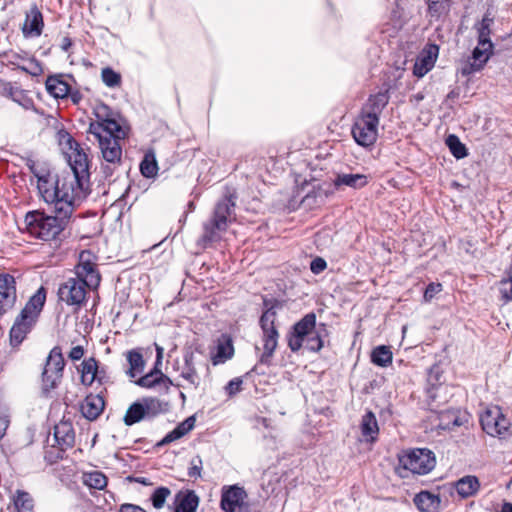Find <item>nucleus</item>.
<instances>
[{
  "label": "nucleus",
  "mask_w": 512,
  "mask_h": 512,
  "mask_svg": "<svg viewBox=\"0 0 512 512\" xmlns=\"http://www.w3.org/2000/svg\"><path fill=\"white\" fill-rule=\"evenodd\" d=\"M89 186H80L77 177L66 173L56 175L55 179L49 178V184H47V187H43L39 193L47 204L61 208V210H67V213L73 215L75 200L85 197L89 191Z\"/></svg>",
  "instance_id": "f257e3e1"
},
{
  "label": "nucleus",
  "mask_w": 512,
  "mask_h": 512,
  "mask_svg": "<svg viewBox=\"0 0 512 512\" xmlns=\"http://www.w3.org/2000/svg\"><path fill=\"white\" fill-rule=\"evenodd\" d=\"M72 215L67 210L51 206V213L31 210L25 214L24 224L27 233L42 241L60 239L70 223Z\"/></svg>",
  "instance_id": "f03ea898"
},
{
  "label": "nucleus",
  "mask_w": 512,
  "mask_h": 512,
  "mask_svg": "<svg viewBox=\"0 0 512 512\" xmlns=\"http://www.w3.org/2000/svg\"><path fill=\"white\" fill-rule=\"evenodd\" d=\"M235 200L234 193L228 192L216 203L211 218L203 224L201 241L205 246L221 239V233L226 231L232 221Z\"/></svg>",
  "instance_id": "7ed1b4c3"
},
{
  "label": "nucleus",
  "mask_w": 512,
  "mask_h": 512,
  "mask_svg": "<svg viewBox=\"0 0 512 512\" xmlns=\"http://www.w3.org/2000/svg\"><path fill=\"white\" fill-rule=\"evenodd\" d=\"M263 305L264 311L259 319V325L263 332V353L260 356V362L269 365L278 345L279 333L275 326V321L277 310L282 307V304L277 299L268 300L264 298Z\"/></svg>",
  "instance_id": "20e7f679"
},
{
  "label": "nucleus",
  "mask_w": 512,
  "mask_h": 512,
  "mask_svg": "<svg viewBox=\"0 0 512 512\" xmlns=\"http://www.w3.org/2000/svg\"><path fill=\"white\" fill-rule=\"evenodd\" d=\"M316 328V314L314 312L307 313L299 321H297L287 335V345L292 352H298L304 341L306 348L312 352H318L323 348L320 336L313 333Z\"/></svg>",
  "instance_id": "39448f33"
},
{
  "label": "nucleus",
  "mask_w": 512,
  "mask_h": 512,
  "mask_svg": "<svg viewBox=\"0 0 512 512\" xmlns=\"http://www.w3.org/2000/svg\"><path fill=\"white\" fill-rule=\"evenodd\" d=\"M168 402L155 397H143L133 402L123 418L125 425L132 426L142 420H152L168 411Z\"/></svg>",
  "instance_id": "423d86ee"
},
{
  "label": "nucleus",
  "mask_w": 512,
  "mask_h": 512,
  "mask_svg": "<svg viewBox=\"0 0 512 512\" xmlns=\"http://www.w3.org/2000/svg\"><path fill=\"white\" fill-rule=\"evenodd\" d=\"M65 361L61 348L55 346L50 351L41 376V395L51 398L52 392L58 387L63 377Z\"/></svg>",
  "instance_id": "0eeeda50"
},
{
  "label": "nucleus",
  "mask_w": 512,
  "mask_h": 512,
  "mask_svg": "<svg viewBox=\"0 0 512 512\" xmlns=\"http://www.w3.org/2000/svg\"><path fill=\"white\" fill-rule=\"evenodd\" d=\"M59 135L60 141L64 142L71 151V153L68 154V161L72 171L71 174L77 177L80 186L90 185L89 159L87 154L67 131H60Z\"/></svg>",
  "instance_id": "6e6552de"
},
{
  "label": "nucleus",
  "mask_w": 512,
  "mask_h": 512,
  "mask_svg": "<svg viewBox=\"0 0 512 512\" xmlns=\"http://www.w3.org/2000/svg\"><path fill=\"white\" fill-rule=\"evenodd\" d=\"M399 465L413 474L426 475L436 465V457L428 448H413L399 456Z\"/></svg>",
  "instance_id": "1a4fd4ad"
},
{
  "label": "nucleus",
  "mask_w": 512,
  "mask_h": 512,
  "mask_svg": "<svg viewBox=\"0 0 512 512\" xmlns=\"http://www.w3.org/2000/svg\"><path fill=\"white\" fill-rule=\"evenodd\" d=\"M480 424L483 431L492 437L501 439L510 434L511 423L499 406L487 407L480 414Z\"/></svg>",
  "instance_id": "9d476101"
},
{
  "label": "nucleus",
  "mask_w": 512,
  "mask_h": 512,
  "mask_svg": "<svg viewBox=\"0 0 512 512\" xmlns=\"http://www.w3.org/2000/svg\"><path fill=\"white\" fill-rule=\"evenodd\" d=\"M88 133L97 140L99 148H104L106 142L120 143L126 137V132L116 120V115L107 122L90 123Z\"/></svg>",
  "instance_id": "9b49d317"
},
{
  "label": "nucleus",
  "mask_w": 512,
  "mask_h": 512,
  "mask_svg": "<svg viewBox=\"0 0 512 512\" xmlns=\"http://www.w3.org/2000/svg\"><path fill=\"white\" fill-rule=\"evenodd\" d=\"M378 126V121L358 114L351 127L352 137L359 146L372 147L377 141Z\"/></svg>",
  "instance_id": "f8f14e48"
},
{
  "label": "nucleus",
  "mask_w": 512,
  "mask_h": 512,
  "mask_svg": "<svg viewBox=\"0 0 512 512\" xmlns=\"http://www.w3.org/2000/svg\"><path fill=\"white\" fill-rule=\"evenodd\" d=\"M247 492L238 484L221 488L220 508L224 512H248Z\"/></svg>",
  "instance_id": "ddd939ff"
},
{
  "label": "nucleus",
  "mask_w": 512,
  "mask_h": 512,
  "mask_svg": "<svg viewBox=\"0 0 512 512\" xmlns=\"http://www.w3.org/2000/svg\"><path fill=\"white\" fill-rule=\"evenodd\" d=\"M87 288L81 281L70 277L60 284L57 294L61 302L78 309L86 301Z\"/></svg>",
  "instance_id": "4468645a"
},
{
  "label": "nucleus",
  "mask_w": 512,
  "mask_h": 512,
  "mask_svg": "<svg viewBox=\"0 0 512 512\" xmlns=\"http://www.w3.org/2000/svg\"><path fill=\"white\" fill-rule=\"evenodd\" d=\"M101 151V155L105 163L101 165V171L106 180L110 179L115 170L122 163V148L120 143L115 142H106L104 144V148H99Z\"/></svg>",
  "instance_id": "2eb2a0df"
},
{
  "label": "nucleus",
  "mask_w": 512,
  "mask_h": 512,
  "mask_svg": "<svg viewBox=\"0 0 512 512\" xmlns=\"http://www.w3.org/2000/svg\"><path fill=\"white\" fill-rule=\"evenodd\" d=\"M389 88L379 91L368 97L367 101L361 107L360 115L368 119L380 122V116L389 103Z\"/></svg>",
  "instance_id": "dca6fc26"
},
{
  "label": "nucleus",
  "mask_w": 512,
  "mask_h": 512,
  "mask_svg": "<svg viewBox=\"0 0 512 512\" xmlns=\"http://www.w3.org/2000/svg\"><path fill=\"white\" fill-rule=\"evenodd\" d=\"M16 281L10 274H0V315L11 310L16 303Z\"/></svg>",
  "instance_id": "f3484780"
},
{
  "label": "nucleus",
  "mask_w": 512,
  "mask_h": 512,
  "mask_svg": "<svg viewBox=\"0 0 512 512\" xmlns=\"http://www.w3.org/2000/svg\"><path fill=\"white\" fill-rule=\"evenodd\" d=\"M234 356V346L232 337L229 334H221L214 348L211 351V362L213 366L224 364Z\"/></svg>",
  "instance_id": "a211bd4d"
},
{
  "label": "nucleus",
  "mask_w": 512,
  "mask_h": 512,
  "mask_svg": "<svg viewBox=\"0 0 512 512\" xmlns=\"http://www.w3.org/2000/svg\"><path fill=\"white\" fill-rule=\"evenodd\" d=\"M36 323L37 321L29 317L22 318V315L19 314L9 332L10 345L13 348L18 347L32 331Z\"/></svg>",
  "instance_id": "6ab92c4d"
},
{
  "label": "nucleus",
  "mask_w": 512,
  "mask_h": 512,
  "mask_svg": "<svg viewBox=\"0 0 512 512\" xmlns=\"http://www.w3.org/2000/svg\"><path fill=\"white\" fill-rule=\"evenodd\" d=\"M75 279L81 281L88 288H96L100 284V274L96 265L89 260L81 261L75 267Z\"/></svg>",
  "instance_id": "aec40b11"
},
{
  "label": "nucleus",
  "mask_w": 512,
  "mask_h": 512,
  "mask_svg": "<svg viewBox=\"0 0 512 512\" xmlns=\"http://www.w3.org/2000/svg\"><path fill=\"white\" fill-rule=\"evenodd\" d=\"M439 48L437 45H429L417 57L413 68V74L417 77H423L433 67L438 55Z\"/></svg>",
  "instance_id": "412c9836"
},
{
  "label": "nucleus",
  "mask_w": 512,
  "mask_h": 512,
  "mask_svg": "<svg viewBox=\"0 0 512 512\" xmlns=\"http://www.w3.org/2000/svg\"><path fill=\"white\" fill-rule=\"evenodd\" d=\"M47 291L41 286L27 301L20 314L22 318L29 317L35 321L38 320L41 311L46 302Z\"/></svg>",
  "instance_id": "4be33fe9"
},
{
  "label": "nucleus",
  "mask_w": 512,
  "mask_h": 512,
  "mask_svg": "<svg viewBox=\"0 0 512 512\" xmlns=\"http://www.w3.org/2000/svg\"><path fill=\"white\" fill-rule=\"evenodd\" d=\"M492 55L493 51L477 45L472 51L473 61L466 63L461 68V74L463 76H469L475 72L480 71Z\"/></svg>",
  "instance_id": "5701e85b"
},
{
  "label": "nucleus",
  "mask_w": 512,
  "mask_h": 512,
  "mask_svg": "<svg viewBox=\"0 0 512 512\" xmlns=\"http://www.w3.org/2000/svg\"><path fill=\"white\" fill-rule=\"evenodd\" d=\"M104 399L99 394H89L80 405L82 415L90 421L96 420L104 410Z\"/></svg>",
  "instance_id": "b1692460"
},
{
  "label": "nucleus",
  "mask_w": 512,
  "mask_h": 512,
  "mask_svg": "<svg viewBox=\"0 0 512 512\" xmlns=\"http://www.w3.org/2000/svg\"><path fill=\"white\" fill-rule=\"evenodd\" d=\"M134 383L143 388H154L163 385L165 390L172 384L170 378L160 368L151 369L148 373L138 378Z\"/></svg>",
  "instance_id": "393cba45"
},
{
  "label": "nucleus",
  "mask_w": 512,
  "mask_h": 512,
  "mask_svg": "<svg viewBox=\"0 0 512 512\" xmlns=\"http://www.w3.org/2000/svg\"><path fill=\"white\" fill-rule=\"evenodd\" d=\"M196 416L191 415L187 417L184 421L180 422L172 431L168 432L158 443L157 446H165L170 444L186 434H188L195 427Z\"/></svg>",
  "instance_id": "a878e982"
},
{
  "label": "nucleus",
  "mask_w": 512,
  "mask_h": 512,
  "mask_svg": "<svg viewBox=\"0 0 512 512\" xmlns=\"http://www.w3.org/2000/svg\"><path fill=\"white\" fill-rule=\"evenodd\" d=\"M54 440L58 448L67 450L72 448L75 443V432L72 425L68 422H62L54 427Z\"/></svg>",
  "instance_id": "bb28decb"
},
{
  "label": "nucleus",
  "mask_w": 512,
  "mask_h": 512,
  "mask_svg": "<svg viewBox=\"0 0 512 512\" xmlns=\"http://www.w3.org/2000/svg\"><path fill=\"white\" fill-rule=\"evenodd\" d=\"M45 87L49 95L55 99L68 98L70 85L64 80L63 74L49 75Z\"/></svg>",
  "instance_id": "cd10ccee"
},
{
  "label": "nucleus",
  "mask_w": 512,
  "mask_h": 512,
  "mask_svg": "<svg viewBox=\"0 0 512 512\" xmlns=\"http://www.w3.org/2000/svg\"><path fill=\"white\" fill-rule=\"evenodd\" d=\"M195 352L202 353L199 348L192 350L191 348L186 349L183 354L184 366L181 372V377L188 381L195 387L199 386V377L195 367Z\"/></svg>",
  "instance_id": "c85d7f7f"
},
{
  "label": "nucleus",
  "mask_w": 512,
  "mask_h": 512,
  "mask_svg": "<svg viewBox=\"0 0 512 512\" xmlns=\"http://www.w3.org/2000/svg\"><path fill=\"white\" fill-rule=\"evenodd\" d=\"M200 498L194 490L179 492L175 499L174 512H196Z\"/></svg>",
  "instance_id": "c756f323"
},
{
  "label": "nucleus",
  "mask_w": 512,
  "mask_h": 512,
  "mask_svg": "<svg viewBox=\"0 0 512 512\" xmlns=\"http://www.w3.org/2000/svg\"><path fill=\"white\" fill-rule=\"evenodd\" d=\"M43 26V15L37 6L34 5L26 14L23 33L26 35L40 36L43 30Z\"/></svg>",
  "instance_id": "7c9ffc66"
},
{
  "label": "nucleus",
  "mask_w": 512,
  "mask_h": 512,
  "mask_svg": "<svg viewBox=\"0 0 512 512\" xmlns=\"http://www.w3.org/2000/svg\"><path fill=\"white\" fill-rule=\"evenodd\" d=\"M413 502L421 512H438L441 500L438 494L421 491L415 495Z\"/></svg>",
  "instance_id": "2f4dec72"
},
{
  "label": "nucleus",
  "mask_w": 512,
  "mask_h": 512,
  "mask_svg": "<svg viewBox=\"0 0 512 512\" xmlns=\"http://www.w3.org/2000/svg\"><path fill=\"white\" fill-rule=\"evenodd\" d=\"M361 434L367 442H375L379 434L378 422L372 411H367L361 419Z\"/></svg>",
  "instance_id": "473e14b6"
},
{
  "label": "nucleus",
  "mask_w": 512,
  "mask_h": 512,
  "mask_svg": "<svg viewBox=\"0 0 512 512\" xmlns=\"http://www.w3.org/2000/svg\"><path fill=\"white\" fill-rule=\"evenodd\" d=\"M367 184L368 177L364 174L341 173L337 174L333 180V185L336 189H339L341 186H348L353 189H361Z\"/></svg>",
  "instance_id": "72a5a7b5"
},
{
  "label": "nucleus",
  "mask_w": 512,
  "mask_h": 512,
  "mask_svg": "<svg viewBox=\"0 0 512 512\" xmlns=\"http://www.w3.org/2000/svg\"><path fill=\"white\" fill-rule=\"evenodd\" d=\"M455 489L461 498H469L477 494L480 482L476 476L466 475L455 482Z\"/></svg>",
  "instance_id": "f704fd0d"
},
{
  "label": "nucleus",
  "mask_w": 512,
  "mask_h": 512,
  "mask_svg": "<svg viewBox=\"0 0 512 512\" xmlns=\"http://www.w3.org/2000/svg\"><path fill=\"white\" fill-rule=\"evenodd\" d=\"M25 165L29 171L37 178L38 191L40 192L43 187H47V184H49V178H51V173L46 165H38L31 157L25 159Z\"/></svg>",
  "instance_id": "c9c22d12"
},
{
  "label": "nucleus",
  "mask_w": 512,
  "mask_h": 512,
  "mask_svg": "<svg viewBox=\"0 0 512 512\" xmlns=\"http://www.w3.org/2000/svg\"><path fill=\"white\" fill-rule=\"evenodd\" d=\"M81 382L84 385H91L96 378H100L99 365L97 360L94 357H90L85 359L81 365Z\"/></svg>",
  "instance_id": "e433bc0d"
},
{
  "label": "nucleus",
  "mask_w": 512,
  "mask_h": 512,
  "mask_svg": "<svg viewBox=\"0 0 512 512\" xmlns=\"http://www.w3.org/2000/svg\"><path fill=\"white\" fill-rule=\"evenodd\" d=\"M127 361L129 364V369L127 370L126 373L130 378H135L137 375L143 372L145 367V361L139 350L133 349L128 351Z\"/></svg>",
  "instance_id": "4c0bfd02"
},
{
  "label": "nucleus",
  "mask_w": 512,
  "mask_h": 512,
  "mask_svg": "<svg viewBox=\"0 0 512 512\" xmlns=\"http://www.w3.org/2000/svg\"><path fill=\"white\" fill-rule=\"evenodd\" d=\"M330 193L331 192L325 191L321 188L313 189L302 198L301 205L305 209H313L314 207L323 204Z\"/></svg>",
  "instance_id": "58836bf2"
},
{
  "label": "nucleus",
  "mask_w": 512,
  "mask_h": 512,
  "mask_svg": "<svg viewBox=\"0 0 512 512\" xmlns=\"http://www.w3.org/2000/svg\"><path fill=\"white\" fill-rule=\"evenodd\" d=\"M392 352L388 346L375 347L371 353V362L379 367H387L392 363Z\"/></svg>",
  "instance_id": "ea45409f"
},
{
  "label": "nucleus",
  "mask_w": 512,
  "mask_h": 512,
  "mask_svg": "<svg viewBox=\"0 0 512 512\" xmlns=\"http://www.w3.org/2000/svg\"><path fill=\"white\" fill-rule=\"evenodd\" d=\"M443 382V371L440 365H433L427 374V393L429 398L434 399L435 395L433 394V390L440 386Z\"/></svg>",
  "instance_id": "a19ab883"
},
{
  "label": "nucleus",
  "mask_w": 512,
  "mask_h": 512,
  "mask_svg": "<svg viewBox=\"0 0 512 512\" xmlns=\"http://www.w3.org/2000/svg\"><path fill=\"white\" fill-rule=\"evenodd\" d=\"M13 502L17 512H34L33 498L26 491L17 490Z\"/></svg>",
  "instance_id": "79ce46f5"
},
{
  "label": "nucleus",
  "mask_w": 512,
  "mask_h": 512,
  "mask_svg": "<svg viewBox=\"0 0 512 512\" xmlns=\"http://www.w3.org/2000/svg\"><path fill=\"white\" fill-rule=\"evenodd\" d=\"M451 0H426L427 12L431 18L439 19L449 11Z\"/></svg>",
  "instance_id": "37998d69"
},
{
  "label": "nucleus",
  "mask_w": 512,
  "mask_h": 512,
  "mask_svg": "<svg viewBox=\"0 0 512 512\" xmlns=\"http://www.w3.org/2000/svg\"><path fill=\"white\" fill-rule=\"evenodd\" d=\"M11 99L22 106L25 110L36 111L33 99L28 95L27 91L20 88L10 89Z\"/></svg>",
  "instance_id": "c03bdc74"
},
{
  "label": "nucleus",
  "mask_w": 512,
  "mask_h": 512,
  "mask_svg": "<svg viewBox=\"0 0 512 512\" xmlns=\"http://www.w3.org/2000/svg\"><path fill=\"white\" fill-rule=\"evenodd\" d=\"M446 145L448 146L451 154L456 159H462L468 155L466 146L460 141L458 136L450 134L446 138Z\"/></svg>",
  "instance_id": "a18cd8bd"
},
{
  "label": "nucleus",
  "mask_w": 512,
  "mask_h": 512,
  "mask_svg": "<svg viewBox=\"0 0 512 512\" xmlns=\"http://www.w3.org/2000/svg\"><path fill=\"white\" fill-rule=\"evenodd\" d=\"M256 371V365L251 368L249 372H247L242 377H236L230 380L226 386H225V392L229 397L235 396L237 393H239L242 390V384L244 380L248 379L252 373Z\"/></svg>",
  "instance_id": "49530a36"
},
{
  "label": "nucleus",
  "mask_w": 512,
  "mask_h": 512,
  "mask_svg": "<svg viewBox=\"0 0 512 512\" xmlns=\"http://www.w3.org/2000/svg\"><path fill=\"white\" fill-rule=\"evenodd\" d=\"M140 172L145 178H153L157 175L158 164L156 159L152 156L146 155L140 163Z\"/></svg>",
  "instance_id": "de8ad7c7"
},
{
  "label": "nucleus",
  "mask_w": 512,
  "mask_h": 512,
  "mask_svg": "<svg viewBox=\"0 0 512 512\" xmlns=\"http://www.w3.org/2000/svg\"><path fill=\"white\" fill-rule=\"evenodd\" d=\"M171 490L168 487L160 486L157 487L150 496V501L154 508L161 509L166 499L170 496Z\"/></svg>",
  "instance_id": "09e8293b"
},
{
  "label": "nucleus",
  "mask_w": 512,
  "mask_h": 512,
  "mask_svg": "<svg viewBox=\"0 0 512 512\" xmlns=\"http://www.w3.org/2000/svg\"><path fill=\"white\" fill-rule=\"evenodd\" d=\"M101 79L109 88H115L121 84V75L111 67H105L101 71Z\"/></svg>",
  "instance_id": "8fccbe9b"
},
{
  "label": "nucleus",
  "mask_w": 512,
  "mask_h": 512,
  "mask_svg": "<svg viewBox=\"0 0 512 512\" xmlns=\"http://www.w3.org/2000/svg\"><path fill=\"white\" fill-rule=\"evenodd\" d=\"M93 114L96 117V121H94L93 123L107 122V120L111 119L116 115L114 111L103 102H100L95 105L93 109Z\"/></svg>",
  "instance_id": "3c124183"
},
{
  "label": "nucleus",
  "mask_w": 512,
  "mask_h": 512,
  "mask_svg": "<svg viewBox=\"0 0 512 512\" xmlns=\"http://www.w3.org/2000/svg\"><path fill=\"white\" fill-rule=\"evenodd\" d=\"M85 483L91 488L101 490L107 485V477L102 472L95 471L86 476Z\"/></svg>",
  "instance_id": "603ef678"
},
{
  "label": "nucleus",
  "mask_w": 512,
  "mask_h": 512,
  "mask_svg": "<svg viewBox=\"0 0 512 512\" xmlns=\"http://www.w3.org/2000/svg\"><path fill=\"white\" fill-rule=\"evenodd\" d=\"M203 461L199 455L193 457L190 461V466L187 471V475L190 478H200L202 476Z\"/></svg>",
  "instance_id": "864d4df0"
},
{
  "label": "nucleus",
  "mask_w": 512,
  "mask_h": 512,
  "mask_svg": "<svg viewBox=\"0 0 512 512\" xmlns=\"http://www.w3.org/2000/svg\"><path fill=\"white\" fill-rule=\"evenodd\" d=\"M493 23V18L489 17L488 14H485L482 20L476 25L478 36L490 37L491 26Z\"/></svg>",
  "instance_id": "5fc2aeb1"
},
{
  "label": "nucleus",
  "mask_w": 512,
  "mask_h": 512,
  "mask_svg": "<svg viewBox=\"0 0 512 512\" xmlns=\"http://www.w3.org/2000/svg\"><path fill=\"white\" fill-rule=\"evenodd\" d=\"M499 291L505 302L512 300V276L509 275L507 278H503L499 283Z\"/></svg>",
  "instance_id": "6e6d98bb"
},
{
  "label": "nucleus",
  "mask_w": 512,
  "mask_h": 512,
  "mask_svg": "<svg viewBox=\"0 0 512 512\" xmlns=\"http://www.w3.org/2000/svg\"><path fill=\"white\" fill-rule=\"evenodd\" d=\"M65 452L66 450H62L61 448H58L56 451L53 449L47 450L45 452V460L50 464H54L64 458Z\"/></svg>",
  "instance_id": "4d7b16f0"
},
{
  "label": "nucleus",
  "mask_w": 512,
  "mask_h": 512,
  "mask_svg": "<svg viewBox=\"0 0 512 512\" xmlns=\"http://www.w3.org/2000/svg\"><path fill=\"white\" fill-rule=\"evenodd\" d=\"M21 70L32 76H39L43 73L42 64L36 59L31 60L29 68L21 67Z\"/></svg>",
  "instance_id": "13d9d810"
},
{
  "label": "nucleus",
  "mask_w": 512,
  "mask_h": 512,
  "mask_svg": "<svg viewBox=\"0 0 512 512\" xmlns=\"http://www.w3.org/2000/svg\"><path fill=\"white\" fill-rule=\"evenodd\" d=\"M442 290V285L440 283H430L427 285L424 291V299L425 301H430L437 293Z\"/></svg>",
  "instance_id": "bf43d9fd"
},
{
  "label": "nucleus",
  "mask_w": 512,
  "mask_h": 512,
  "mask_svg": "<svg viewBox=\"0 0 512 512\" xmlns=\"http://www.w3.org/2000/svg\"><path fill=\"white\" fill-rule=\"evenodd\" d=\"M327 267L326 261L321 257L314 258L310 263V270L314 274H320Z\"/></svg>",
  "instance_id": "052dcab7"
},
{
  "label": "nucleus",
  "mask_w": 512,
  "mask_h": 512,
  "mask_svg": "<svg viewBox=\"0 0 512 512\" xmlns=\"http://www.w3.org/2000/svg\"><path fill=\"white\" fill-rule=\"evenodd\" d=\"M84 355V348L81 345L73 347L69 352V358L73 361L80 360Z\"/></svg>",
  "instance_id": "680f3d73"
},
{
  "label": "nucleus",
  "mask_w": 512,
  "mask_h": 512,
  "mask_svg": "<svg viewBox=\"0 0 512 512\" xmlns=\"http://www.w3.org/2000/svg\"><path fill=\"white\" fill-rule=\"evenodd\" d=\"M119 512H146V511L138 505L124 503L120 506Z\"/></svg>",
  "instance_id": "e2e57ef3"
},
{
  "label": "nucleus",
  "mask_w": 512,
  "mask_h": 512,
  "mask_svg": "<svg viewBox=\"0 0 512 512\" xmlns=\"http://www.w3.org/2000/svg\"><path fill=\"white\" fill-rule=\"evenodd\" d=\"M9 426V419L6 415L0 412V440L6 435L7 428Z\"/></svg>",
  "instance_id": "0e129e2a"
},
{
  "label": "nucleus",
  "mask_w": 512,
  "mask_h": 512,
  "mask_svg": "<svg viewBox=\"0 0 512 512\" xmlns=\"http://www.w3.org/2000/svg\"><path fill=\"white\" fill-rule=\"evenodd\" d=\"M313 333H315L317 336H320L321 342L324 343V339L328 336V329L326 324L320 323L318 326L316 325Z\"/></svg>",
  "instance_id": "69168bd1"
},
{
  "label": "nucleus",
  "mask_w": 512,
  "mask_h": 512,
  "mask_svg": "<svg viewBox=\"0 0 512 512\" xmlns=\"http://www.w3.org/2000/svg\"><path fill=\"white\" fill-rule=\"evenodd\" d=\"M68 98L71 99L73 104L77 105L81 102L83 95L79 90H73L71 87H69Z\"/></svg>",
  "instance_id": "338daca9"
},
{
  "label": "nucleus",
  "mask_w": 512,
  "mask_h": 512,
  "mask_svg": "<svg viewBox=\"0 0 512 512\" xmlns=\"http://www.w3.org/2000/svg\"><path fill=\"white\" fill-rule=\"evenodd\" d=\"M478 46L484 47L491 51L494 49V44L492 43L490 37L478 36Z\"/></svg>",
  "instance_id": "774afa93"
}]
</instances>
